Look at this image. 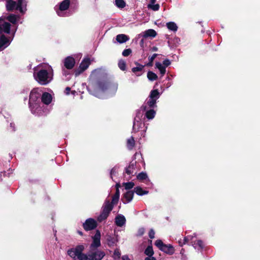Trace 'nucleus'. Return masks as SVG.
<instances>
[{"label": "nucleus", "mask_w": 260, "mask_h": 260, "mask_svg": "<svg viewBox=\"0 0 260 260\" xmlns=\"http://www.w3.org/2000/svg\"><path fill=\"white\" fill-rule=\"evenodd\" d=\"M85 246L83 245H78L75 248L68 250V254L73 258L79 256L84 250Z\"/></svg>", "instance_id": "nucleus-9"}, {"label": "nucleus", "mask_w": 260, "mask_h": 260, "mask_svg": "<svg viewBox=\"0 0 260 260\" xmlns=\"http://www.w3.org/2000/svg\"><path fill=\"white\" fill-rule=\"evenodd\" d=\"M157 56V54H153L151 56L149 57V60L153 62L155 57Z\"/></svg>", "instance_id": "nucleus-48"}, {"label": "nucleus", "mask_w": 260, "mask_h": 260, "mask_svg": "<svg viewBox=\"0 0 260 260\" xmlns=\"http://www.w3.org/2000/svg\"><path fill=\"white\" fill-rule=\"evenodd\" d=\"M114 171H115V169H112L111 172V175L114 172Z\"/></svg>", "instance_id": "nucleus-56"}, {"label": "nucleus", "mask_w": 260, "mask_h": 260, "mask_svg": "<svg viewBox=\"0 0 260 260\" xmlns=\"http://www.w3.org/2000/svg\"><path fill=\"white\" fill-rule=\"evenodd\" d=\"M10 26L8 22L0 24V51L8 47L13 39L15 31L11 34Z\"/></svg>", "instance_id": "nucleus-4"}, {"label": "nucleus", "mask_w": 260, "mask_h": 260, "mask_svg": "<svg viewBox=\"0 0 260 260\" xmlns=\"http://www.w3.org/2000/svg\"><path fill=\"white\" fill-rule=\"evenodd\" d=\"M63 63L64 67L67 69L70 70L74 67L75 60L73 57L68 56L64 59Z\"/></svg>", "instance_id": "nucleus-16"}, {"label": "nucleus", "mask_w": 260, "mask_h": 260, "mask_svg": "<svg viewBox=\"0 0 260 260\" xmlns=\"http://www.w3.org/2000/svg\"><path fill=\"white\" fill-rule=\"evenodd\" d=\"M155 245L160 250H161L162 248L164 247L165 244L163 243L161 240H157L155 242Z\"/></svg>", "instance_id": "nucleus-41"}, {"label": "nucleus", "mask_w": 260, "mask_h": 260, "mask_svg": "<svg viewBox=\"0 0 260 260\" xmlns=\"http://www.w3.org/2000/svg\"><path fill=\"white\" fill-rule=\"evenodd\" d=\"M101 233L99 231H96L95 234L92 237V242L90 245V248H98L101 246Z\"/></svg>", "instance_id": "nucleus-12"}, {"label": "nucleus", "mask_w": 260, "mask_h": 260, "mask_svg": "<svg viewBox=\"0 0 260 260\" xmlns=\"http://www.w3.org/2000/svg\"><path fill=\"white\" fill-rule=\"evenodd\" d=\"M26 6L27 2L26 0H18L17 2L13 0H8L6 5L8 11H12L17 10L22 14L26 12Z\"/></svg>", "instance_id": "nucleus-5"}, {"label": "nucleus", "mask_w": 260, "mask_h": 260, "mask_svg": "<svg viewBox=\"0 0 260 260\" xmlns=\"http://www.w3.org/2000/svg\"><path fill=\"white\" fill-rule=\"evenodd\" d=\"M148 66H151L152 65V62H150L149 61V62L148 63H147V64Z\"/></svg>", "instance_id": "nucleus-54"}, {"label": "nucleus", "mask_w": 260, "mask_h": 260, "mask_svg": "<svg viewBox=\"0 0 260 260\" xmlns=\"http://www.w3.org/2000/svg\"><path fill=\"white\" fill-rule=\"evenodd\" d=\"M10 125L11 127H12L13 128V124L12 123H10Z\"/></svg>", "instance_id": "nucleus-57"}, {"label": "nucleus", "mask_w": 260, "mask_h": 260, "mask_svg": "<svg viewBox=\"0 0 260 260\" xmlns=\"http://www.w3.org/2000/svg\"><path fill=\"white\" fill-rule=\"evenodd\" d=\"M129 40V38L124 34L118 35L116 36V40L119 43H123Z\"/></svg>", "instance_id": "nucleus-24"}, {"label": "nucleus", "mask_w": 260, "mask_h": 260, "mask_svg": "<svg viewBox=\"0 0 260 260\" xmlns=\"http://www.w3.org/2000/svg\"><path fill=\"white\" fill-rule=\"evenodd\" d=\"M34 77L40 85H46L53 80V69L48 64H40L34 68Z\"/></svg>", "instance_id": "nucleus-2"}, {"label": "nucleus", "mask_w": 260, "mask_h": 260, "mask_svg": "<svg viewBox=\"0 0 260 260\" xmlns=\"http://www.w3.org/2000/svg\"><path fill=\"white\" fill-rule=\"evenodd\" d=\"M122 260H130V259L127 255H125L122 256Z\"/></svg>", "instance_id": "nucleus-52"}, {"label": "nucleus", "mask_w": 260, "mask_h": 260, "mask_svg": "<svg viewBox=\"0 0 260 260\" xmlns=\"http://www.w3.org/2000/svg\"><path fill=\"white\" fill-rule=\"evenodd\" d=\"M145 253L148 256H152L154 252L152 246H148L145 251Z\"/></svg>", "instance_id": "nucleus-36"}, {"label": "nucleus", "mask_w": 260, "mask_h": 260, "mask_svg": "<svg viewBox=\"0 0 260 260\" xmlns=\"http://www.w3.org/2000/svg\"><path fill=\"white\" fill-rule=\"evenodd\" d=\"M118 67L121 70H122V71L125 70V69H126L125 62L123 60H120L118 62Z\"/></svg>", "instance_id": "nucleus-42"}, {"label": "nucleus", "mask_w": 260, "mask_h": 260, "mask_svg": "<svg viewBox=\"0 0 260 260\" xmlns=\"http://www.w3.org/2000/svg\"><path fill=\"white\" fill-rule=\"evenodd\" d=\"M91 63V61L88 58H85L83 59L80 64L79 68L75 71V74L76 76H79L83 72L86 70Z\"/></svg>", "instance_id": "nucleus-11"}, {"label": "nucleus", "mask_w": 260, "mask_h": 260, "mask_svg": "<svg viewBox=\"0 0 260 260\" xmlns=\"http://www.w3.org/2000/svg\"><path fill=\"white\" fill-rule=\"evenodd\" d=\"M107 244L109 247L114 246L116 245L118 241V238L109 236L107 239Z\"/></svg>", "instance_id": "nucleus-20"}, {"label": "nucleus", "mask_w": 260, "mask_h": 260, "mask_svg": "<svg viewBox=\"0 0 260 260\" xmlns=\"http://www.w3.org/2000/svg\"><path fill=\"white\" fill-rule=\"evenodd\" d=\"M146 112L145 116L148 119H152L155 115V111L153 109H147L146 110Z\"/></svg>", "instance_id": "nucleus-28"}, {"label": "nucleus", "mask_w": 260, "mask_h": 260, "mask_svg": "<svg viewBox=\"0 0 260 260\" xmlns=\"http://www.w3.org/2000/svg\"><path fill=\"white\" fill-rule=\"evenodd\" d=\"M155 67L158 69L161 76H163L166 72V68L165 67L159 62H156L155 63Z\"/></svg>", "instance_id": "nucleus-26"}, {"label": "nucleus", "mask_w": 260, "mask_h": 260, "mask_svg": "<svg viewBox=\"0 0 260 260\" xmlns=\"http://www.w3.org/2000/svg\"><path fill=\"white\" fill-rule=\"evenodd\" d=\"M147 129V127L145 126V124L143 122L139 117H136L134 119L133 124V131L135 132L141 131L144 133Z\"/></svg>", "instance_id": "nucleus-10"}, {"label": "nucleus", "mask_w": 260, "mask_h": 260, "mask_svg": "<svg viewBox=\"0 0 260 260\" xmlns=\"http://www.w3.org/2000/svg\"><path fill=\"white\" fill-rule=\"evenodd\" d=\"M79 234L82 235V233L79 232Z\"/></svg>", "instance_id": "nucleus-59"}, {"label": "nucleus", "mask_w": 260, "mask_h": 260, "mask_svg": "<svg viewBox=\"0 0 260 260\" xmlns=\"http://www.w3.org/2000/svg\"><path fill=\"white\" fill-rule=\"evenodd\" d=\"M41 97L42 104L49 105L52 102V96L50 93L48 92H45L42 93Z\"/></svg>", "instance_id": "nucleus-15"}, {"label": "nucleus", "mask_w": 260, "mask_h": 260, "mask_svg": "<svg viewBox=\"0 0 260 260\" xmlns=\"http://www.w3.org/2000/svg\"><path fill=\"white\" fill-rule=\"evenodd\" d=\"M159 97V93L157 89L151 91L148 98L142 106L144 110L151 109L156 106V100Z\"/></svg>", "instance_id": "nucleus-7"}, {"label": "nucleus", "mask_w": 260, "mask_h": 260, "mask_svg": "<svg viewBox=\"0 0 260 260\" xmlns=\"http://www.w3.org/2000/svg\"><path fill=\"white\" fill-rule=\"evenodd\" d=\"M19 16L15 14H10L7 17L6 19L13 24H16L19 19Z\"/></svg>", "instance_id": "nucleus-25"}, {"label": "nucleus", "mask_w": 260, "mask_h": 260, "mask_svg": "<svg viewBox=\"0 0 260 260\" xmlns=\"http://www.w3.org/2000/svg\"><path fill=\"white\" fill-rule=\"evenodd\" d=\"M156 36V31L152 29H148L144 32L143 37L144 38L152 37L154 38Z\"/></svg>", "instance_id": "nucleus-23"}, {"label": "nucleus", "mask_w": 260, "mask_h": 260, "mask_svg": "<svg viewBox=\"0 0 260 260\" xmlns=\"http://www.w3.org/2000/svg\"><path fill=\"white\" fill-rule=\"evenodd\" d=\"M42 91L38 88H34L30 92L28 105L31 113L40 116L44 114L42 104L40 102Z\"/></svg>", "instance_id": "nucleus-3"}, {"label": "nucleus", "mask_w": 260, "mask_h": 260, "mask_svg": "<svg viewBox=\"0 0 260 260\" xmlns=\"http://www.w3.org/2000/svg\"><path fill=\"white\" fill-rule=\"evenodd\" d=\"M135 191L139 196H143L148 193V191L143 190L140 187H136L135 188Z\"/></svg>", "instance_id": "nucleus-30"}, {"label": "nucleus", "mask_w": 260, "mask_h": 260, "mask_svg": "<svg viewBox=\"0 0 260 260\" xmlns=\"http://www.w3.org/2000/svg\"><path fill=\"white\" fill-rule=\"evenodd\" d=\"M115 4L119 8H123L125 6V3L123 0H115Z\"/></svg>", "instance_id": "nucleus-33"}, {"label": "nucleus", "mask_w": 260, "mask_h": 260, "mask_svg": "<svg viewBox=\"0 0 260 260\" xmlns=\"http://www.w3.org/2000/svg\"><path fill=\"white\" fill-rule=\"evenodd\" d=\"M155 232L153 230H150L149 233V236L150 238L153 239L154 238Z\"/></svg>", "instance_id": "nucleus-47"}, {"label": "nucleus", "mask_w": 260, "mask_h": 260, "mask_svg": "<svg viewBox=\"0 0 260 260\" xmlns=\"http://www.w3.org/2000/svg\"><path fill=\"white\" fill-rule=\"evenodd\" d=\"M71 90V88L70 87H67L65 90V93L66 94H69L70 91Z\"/></svg>", "instance_id": "nucleus-51"}, {"label": "nucleus", "mask_w": 260, "mask_h": 260, "mask_svg": "<svg viewBox=\"0 0 260 260\" xmlns=\"http://www.w3.org/2000/svg\"><path fill=\"white\" fill-rule=\"evenodd\" d=\"M162 249L161 251L169 254H173L175 251L174 247L170 244H165Z\"/></svg>", "instance_id": "nucleus-22"}, {"label": "nucleus", "mask_w": 260, "mask_h": 260, "mask_svg": "<svg viewBox=\"0 0 260 260\" xmlns=\"http://www.w3.org/2000/svg\"><path fill=\"white\" fill-rule=\"evenodd\" d=\"M70 0H63L54 7V10L59 17H69L71 13L69 11Z\"/></svg>", "instance_id": "nucleus-6"}, {"label": "nucleus", "mask_w": 260, "mask_h": 260, "mask_svg": "<svg viewBox=\"0 0 260 260\" xmlns=\"http://www.w3.org/2000/svg\"><path fill=\"white\" fill-rule=\"evenodd\" d=\"M135 162H132L129 166L126 168L125 172L128 175L132 174L135 170Z\"/></svg>", "instance_id": "nucleus-29"}, {"label": "nucleus", "mask_w": 260, "mask_h": 260, "mask_svg": "<svg viewBox=\"0 0 260 260\" xmlns=\"http://www.w3.org/2000/svg\"><path fill=\"white\" fill-rule=\"evenodd\" d=\"M126 219L122 214H118L115 218V222L117 226L121 227L125 224Z\"/></svg>", "instance_id": "nucleus-17"}, {"label": "nucleus", "mask_w": 260, "mask_h": 260, "mask_svg": "<svg viewBox=\"0 0 260 260\" xmlns=\"http://www.w3.org/2000/svg\"><path fill=\"white\" fill-rule=\"evenodd\" d=\"M101 72V70H94L91 75H90V77L91 78H96V77H98L99 76V75L100 74Z\"/></svg>", "instance_id": "nucleus-43"}, {"label": "nucleus", "mask_w": 260, "mask_h": 260, "mask_svg": "<svg viewBox=\"0 0 260 260\" xmlns=\"http://www.w3.org/2000/svg\"><path fill=\"white\" fill-rule=\"evenodd\" d=\"M109 214L102 211L101 214L98 217V220L100 222L106 219L108 216Z\"/></svg>", "instance_id": "nucleus-34"}, {"label": "nucleus", "mask_w": 260, "mask_h": 260, "mask_svg": "<svg viewBox=\"0 0 260 260\" xmlns=\"http://www.w3.org/2000/svg\"><path fill=\"white\" fill-rule=\"evenodd\" d=\"M79 260H89V253L87 254L82 253L79 256L77 257Z\"/></svg>", "instance_id": "nucleus-35"}, {"label": "nucleus", "mask_w": 260, "mask_h": 260, "mask_svg": "<svg viewBox=\"0 0 260 260\" xmlns=\"http://www.w3.org/2000/svg\"><path fill=\"white\" fill-rule=\"evenodd\" d=\"M97 224L96 221L92 218L87 219L83 224L84 228L86 231H90L96 227Z\"/></svg>", "instance_id": "nucleus-14"}, {"label": "nucleus", "mask_w": 260, "mask_h": 260, "mask_svg": "<svg viewBox=\"0 0 260 260\" xmlns=\"http://www.w3.org/2000/svg\"><path fill=\"white\" fill-rule=\"evenodd\" d=\"M170 64H171V61H170V60H169L168 59L164 60L162 62V64L164 65V66L166 68V67H167L168 66L170 65Z\"/></svg>", "instance_id": "nucleus-46"}, {"label": "nucleus", "mask_w": 260, "mask_h": 260, "mask_svg": "<svg viewBox=\"0 0 260 260\" xmlns=\"http://www.w3.org/2000/svg\"><path fill=\"white\" fill-rule=\"evenodd\" d=\"M134 192L132 191H127L124 194L122 201L123 203L126 204L130 202L133 199Z\"/></svg>", "instance_id": "nucleus-18"}, {"label": "nucleus", "mask_w": 260, "mask_h": 260, "mask_svg": "<svg viewBox=\"0 0 260 260\" xmlns=\"http://www.w3.org/2000/svg\"><path fill=\"white\" fill-rule=\"evenodd\" d=\"M105 253L101 250H97L89 253V260H102L105 256Z\"/></svg>", "instance_id": "nucleus-13"}, {"label": "nucleus", "mask_w": 260, "mask_h": 260, "mask_svg": "<svg viewBox=\"0 0 260 260\" xmlns=\"http://www.w3.org/2000/svg\"><path fill=\"white\" fill-rule=\"evenodd\" d=\"M148 8L153 11H157L159 10V5L158 4H149L148 5Z\"/></svg>", "instance_id": "nucleus-39"}, {"label": "nucleus", "mask_w": 260, "mask_h": 260, "mask_svg": "<svg viewBox=\"0 0 260 260\" xmlns=\"http://www.w3.org/2000/svg\"><path fill=\"white\" fill-rule=\"evenodd\" d=\"M113 205L111 204L109 201H106L103 207V211L109 214L110 212L113 209Z\"/></svg>", "instance_id": "nucleus-19"}, {"label": "nucleus", "mask_w": 260, "mask_h": 260, "mask_svg": "<svg viewBox=\"0 0 260 260\" xmlns=\"http://www.w3.org/2000/svg\"><path fill=\"white\" fill-rule=\"evenodd\" d=\"M75 91H72V93H73V94H74V93H75Z\"/></svg>", "instance_id": "nucleus-58"}, {"label": "nucleus", "mask_w": 260, "mask_h": 260, "mask_svg": "<svg viewBox=\"0 0 260 260\" xmlns=\"http://www.w3.org/2000/svg\"><path fill=\"white\" fill-rule=\"evenodd\" d=\"M119 184H116V191L115 194L114 195V196L112 198V203H111L112 205L117 204V203L118 202V201L119 200V196H120V192H119Z\"/></svg>", "instance_id": "nucleus-21"}, {"label": "nucleus", "mask_w": 260, "mask_h": 260, "mask_svg": "<svg viewBox=\"0 0 260 260\" xmlns=\"http://www.w3.org/2000/svg\"><path fill=\"white\" fill-rule=\"evenodd\" d=\"M144 233V229L143 228L140 229L138 231L139 235H142Z\"/></svg>", "instance_id": "nucleus-49"}, {"label": "nucleus", "mask_w": 260, "mask_h": 260, "mask_svg": "<svg viewBox=\"0 0 260 260\" xmlns=\"http://www.w3.org/2000/svg\"><path fill=\"white\" fill-rule=\"evenodd\" d=\"M135 145V140L133 137H131L127 141V146L129 149H132Z\"/></svg>", "instance_id": "nucleus-32"}, {"label": "nucleus", "mask_w": 260, "mask_h": 260, "mask_svg": "<svg viewBox=\"0 0 260 260\" xmlns=\"http://www.w3.org/2000/svg\"><path fill=\"white\" fill-rule=\"evenodd\" d=\"M156 0H150V4H154L155 3Z\"/></svg>", "instance_id": "nucleus-55"}, {"label": "nucleus", "mask_w": 260, "mask_h": 260, "mask_svg": "<svg viewBox=\"0 0 260 260\" xmlns=\"http://www.w3.org/2000/svg\"><path fill=\"white\" fill-rule=\"evenodd\" d=\"M143 68V66L139 64L137 67L133 68L132 69V71L134 73H136L137 72L142 71Z\"/></svg>", "instance_id": "nucleus-44"}, {"label": "nucleus", "mask_w": 260, "mask_h": 260, "mask_svg": "<svg viewBox=\"0 0 260 260\" xmlns=\"http://www.w3.org/2000/svg\"><path fill=\"white\" fill-rule=\"evenodd\" d=\"M87 88L91 94L103 99L115 94L118 89V84L111 83L105 80H99L96 82L90 81Z\"/></svg>", "instance_id": "nucleus-1"}, {"label": "nucleus", "mask_w": 260, "mask_h": 260, "mask_svg": "<svg viewBox=\"0 0 260 260\" xmlns=\"http://www.w3.org/2000/svg\"><path fill=\"white\" fill-rule=\"evenodd\" d=\"M123 185L126 189H130L134 186L135 184L132 182H129L123 183Z\"/></svg>", "instance_id": "nucleus-40"}, {"label": "nucleus", "mask_w": 260, "mask_h": 260, "mask_svg": "<svg viewBox=\"0 0 260 260\" xmlns=\"http://www.w3.org/2000/svg\"><path fill=\"white\" fill-rule=\"evenodd\" d=\"M132 53V50L130 49H127L123 50L122 55L124 56H127Z\"/></svg>", "instance_id": "nucleus-45"}, {"label": "nucleus", "mask_w": 260, "mask_h": 260, "mask_svg": "<svg viewBox=\"0 0 260 260\" xmlns=\"http://www.w3.org/2000/svg\"><path fill=\"white\" fill-rule=\"evenodd\" d=\"M166 26L168 29L174 32H176L178 29L177 24L174 22H169L167 23Z\"/></svg>", "instance_id": "nucleus-27"}, {"label": "nucleus", "mask_w": 260, "mask_h": 260, "mask_svg": "<svg viewBox=\"0 0 260 260\" xmlns=\"http://www.w3.org/2000/svg\"><path fill=\"white\" fill-rule=\"evenodd\" d=\"M147 77L149 80L154 81L157 79V76L154 73L151 71H149L147 73Z\"/></svg>", "instance_id": "nucleus-31"}, {"label": "nucleus", "mask_w": 260, "mask_h": 260, "mask_svg": "<svg viewBox=\"0 0 260 260\" xmlns=\"http://www.w3.org/2000/svg\"><path fill=\"white\" fill-rule=\"evenodd\" d=\"M152 50L154 51H157V48L156 47H153L152 48Z\"/></svg>", "instance_id": "nucleus-53"}, {"label": "nucleus", "mask_w": 260, "mask_h": 260, "mask_svg": "<svg viewBox=\"0 0 260 260\" xmlns=\"http://www.w3.org/2000/svg\"><path fill=\"white\" fill-rule=\"evenodd\" d=\"M121 253L119 249H116L113 254V258L115 260H119L120 259Z\"/></svg>", "instance_id": "nucleus-37"}, {"label": "nucleus", "mask_w": 260, "mask_h": 260, "mask_svg": "<svg viewBox=\"0 0 260 260\" xmlns=\"http://www.w3.org/2000/svg\"><path fill=\"white\" fill-rule=\"evenodd\" d=\"M145 260H156L155 258L152 256H148L145 258Z\"/></svg>", "instance_id": "nucleus-50"}, {"label": "nucleus", "mask_w": 260, "mask_h": 260, "mask_svg": "<svg viewBox=\"0 0 260 260\" xmlns=\"http://www.w3.org/2000/svg\"><path fill=\"white\" fill-rule=\"evenodd\" d=\"M138 179L140 180H143L148 178L147 175L146 173L141 172L137 175Z\"/></svg>", "instance_id": "nucleus-38"}, {"label": "nucleus", "mask_w": 260, "mask_h": 260, "mask_svg": "<svg viewBox=\"0 0 260 260\" xmlns=\"http://www.w3.org/2000/svg\"><path fill=\"white\" fill-rule=\"evenodd\" d=\"M194 239V237L193 236H188L184 238L183 243H182L181 241H179V243L180 245L182 246L183 244L188 243L190 241V243L195 249H197L198 250L202 249L204 246L203 242L199 240L196 241Z\"/></svg>", "instance_id": "nucleus-8"}]
</instances>
